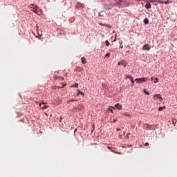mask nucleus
<instances>
[{
  "instance_id": "1",
  "label": "nucleus",
  "mask_w": 177,
  "mask_h": 177,
  "mask_svg": "<svg viewBox=\"0 0 177 177\" xmlns=\"http://www.w3.org/2000/svg\"><path fill=\"white\" fill-rule=\"evenodd\" d=\"M30 8L32 12H34V13H35L38 16H41L42 15V10L39 9V7H38L37 6H35V4H31L30 6Z\"/></svg>"
},
{
  "instance_id": "2",
  "label": "nucleus",
  "mask_w": 177,
  "mask_h": 177,
  "mask_svg": "<svg viewBox=\"0 0 177 177\" xmlns=\"http://www.w3.org/2000/svg\"><path fill=\"white\" fill-rule=\"evenodd\" d=\"M147 80H149V78L147 77H140V78H136L135 81L136 82H137V84H142V82H146Z\"/></svg>"
},
{
  "instance_id": "3",
  "label": "nucleus",
  "mask_w": 177,
  "mask_h": 177,
  "mask_svg": "<svg viewBox=\"0 0 177 177\" xmlns=\"http://www.w3.org/2000/svg\"><path fill=\"white\" fill-rule=\"evenodd\" d=\"M150 49H151V47L149 44H145L142 48V50H150Z\"/></svg>"
},
{
  "instance_id": "4",
  "label": "nucleus",
  "mask_w": 177,
  "mask_h": 177,
  "mask_svg": "<svg viewBox=\"0 0 177 177\" xmlns=\"http://www.w3.org/2000/svg\"><path fill=\"white\" fill-rule=\"evenodd\" d=\"M118 66H123V67H127V62L125 61H120L118 63Z\"/></svg>"
},
{
  "instance_id": "5",
  "label": "nucleus",
  "mask_w": 177,
  "mask_h": 177,
  "mask_svg": "<svg viewBox=\"0 0 177 177\" xmlns=\"http://www.w3.org/2000/svg\"><path fill=\"white\" fill-rule=\"evenodd\" d=\"M115 107H117L118 110H122V105L120 104V103L116 104Z\"/></svg>"
},
{
  "instance_id": "6",
  "label": "nucleus",
  "mask_w": 177,
  "mask_h": 177,
  "mask_svg": "<svg viewBox=\"0 0 177 177\" xmlns=\"http://www.w3.org/2000/svg\"><path fill=\"white\" fill-rule=\"evenodd\" d=\"M153 97H157V99H159L160 101L162 100V97H161V95L160 94H156Z\"/></svg>"
},
{
  "instance_id": "7",
  "label": "nucleus",
  "mask_w": 177,
  "mask_h": 177,
  "mask_svg": "<svg viewBox=\"0 0 177 177\" xmlns=\"http://www.w3.org/2000/svg\"><path fill=\"white\" fill-rule=\"evenodd\" d=\"M150 2L154 3L158 2V3H164V1L160 0H150Z\"/></svg>"
},
{
  "instance_id": "8",
  "label": "nucleus",
  "mask_w": 177,
  "mask_h": 177,
  "mask_svg": "<svg viewBox=\"0 0 177 177\" xmlns=\"http://www.w3.org/2000/svg\"><path fill=\"white\" fill-rule=\"evenodd\" d=\"M39 107H41V109H48V107H49L48 105H42V104H39Z\"/></svg>"
},
{
  "instance_id": "9",
  "label": "nucleus",
  "mask_w": 177,
  "mask_h": 177,
  "mask_svg": "<svg viewBox=\"0 0 177 177\" xmlns=\"http://www.w3.org/2000/svg\"><path fill=\"white\" fill-rule=\"evenodd\" d=\"M145 8L147 9H150L151 8V4H150V3H147L145 4Z\"/></svg>"
},
{
  "instance_id": "10",
  "label": "nucleus",
  "mask_w": 177,
  "mask_h": 177,
  "mask_svg": "<svg viewBox=\"0 0 177 177\" xmlns=\"http://www.w3.org/2000/svg\"><path fill=\"white\" fill-rule=\"evenodd\" d=\"M80 95H82V96H84V93L81 92V91L77 90V93L76 94V96H80Z\"/></svg>"
},
{
  "instance_id": "11",
  "label": "nucleus",
  "mask_w": 177,
  "mask_h": 177,
  "mask_svg": "<svg viewBox=\"0 0 177 177\" xmlns=\"http://www.w3.org/2000/svg\"><path fill=\"white\" fill-rule=\"evenodd\" d=\"M78 83H75V84L71 86V88H78Z\"/></svg>"
},
{
  "instance_id": "12",
  "label": "nucleus",
  "mask_w": 177,
  "mask_h": 177,
  "mask_svg": "<svg viewBox=\"0 0 177 177\" xmlns=\"http://www.w3.org/2000/svg\"><path fill=\"white\" fill-rule=\"evenodd\" d=\"M60 80V81H63L64 80V77H55V80Z\"/></svg>"
},
{
  "instance_id": "13",
  "label": "nucleus",
  "mask_w": 177,
  "mask_h": 177,
  "mask_svg": "<svg viewBox=\"0 0 177 177\" xmlns=\"http://www.w3.org/2000/svg\"><path fill=\"white\" fill-rule=\"evenodd\" d=\"M144 23H145V24H149V19L145 18V19H144Z\"/></svg>"
},
{
  "instance_id": "14",
  "label": "nucleus",
  "mask_w": 177,
  "mask_h": 177,
  "mask_svg": "<svg viewBox=\"0 0 177 177\" xmlns=\"http://www.w3.org/2000/svg\"><path fill=\"white\" fill-rule=\"evenodd\" d=\"M130 81H131V82L132 84V86H133V85H135V81L133 80V77L131 78Z\"/></svg>"
},
{
  "instance_id": "15",
  "label": "nucleus",
  "mask_w": 177,
  "mask_h": 177,
  "mask_svg": "<svg viewBox=\"0 0 177 177\" xmlns=\"http://www.w3.org/2000/svg\"><path fill=\"white\" fill-rule=\"evenodd\" d=\"M82 63L83 64H86V61L85 60V58H84V57H82Z\"/></svg>"
},
{
  "instance_id": "16",
  "label": "nucleus",
  "mask_w": 177,
  "mask_h": 177,
  "mask_svg": "<svg viewBox=\"0 0 177 177\" xmlns=\"http://www.w3.org/2000/svg\"><path fill=\"white\" fill-rule=\"evenodd\" d=\"M165 109V106H160L158 108V111H162Z\"/></svg>"
},
{
  "instance_id": "17",
  "label": "nucleus",
  "mask_w": 177,
  "mask_h": 177,
  "mask_svg": "<svg viewBox=\"0 0 177 177\" xmlns=\"http://www.w3.org/2000/svg\"><path fill=\"white\" fill-rule=\"evenodd\" d=\"M126 78H129V80L132 79V76H131V75H125Z\"/></svg>"
},
{
  "instance_id": "18",
  "label": "nucleus",
  "mask_w": 177,
  "mask_h": 177,
  "mask_svg": "<svg viewBox=\"0 0 177 177\" xmlns=\"http://www.w3.org/2000/svg\"><path fill=\"white\" fill-rule=\"evenodd\" d=\"M105 44L107 46H110V42H109V40H106Z\"/></svg>"
},
{
  "instance_id": "19",
  "label": "nucleus",
  "mask_w": 177,
  "mask_h": 177,
  "mask_svg": "<svg viewBox=\"0 0 177 177\" xmlns=\"http://www.w3.org/2000/svg\"><path fill=\"white\" fill-rule=\"evenodd\" d=\"M104 57H107L109 59V57H110V53H106Z\"/></svg>"
},
{
  "instance_id": "20",
  "label": "nucleus",
  "mask_w": 177,
  "mask_h": 177,
  "mask_svg": "<svg viewBox=\"0 0 177 177\" xmlns=\"http://www.w3.org/2000/svg\"><path fill=\"white\" fill-rule=\"evenodd\" d=\"M153 82L154 84H157V82H158V78H155Z\"/></svg>"
},
{
  "instance_id": "21",
  "label": "nucleus",
  "mask_w": 177,
  "mask_h": 177,
  "mask_svg": "<svg viewBox=\"0 0 177 177\" xmlns=\"http://www.w3.org/2000/svg\"><path fill=\"white\" fill-rule=\"evenodd\" d=\"M144 93H145L146 95H150V93H149V91L144 90Z\"/></svg>"
},
{
  "instance_id": "22",
  "label": "nucleus",
  "mask_w": 177,
  "mask_h": 177,
  "mask_svg": "<svg viewBox=\"0 0 177 177\" xmlns=\"http://www.w3.org/2000/svg\"><path fill=\"white\" fill-rule=\"evenodd\" d=\"M163 3H165V5H168V3H169V0L165 2L163 1Z\"/></svg>"
},
{
  "instance_id": "23",
  "label": "nucleus",
  "mask_w": 177,
  "mask_h": 177,
  "mask_svg": "<svg viewBox=\"0 0 177 177\" xmlns=\"http://www.w3.org/2000/svg\"><path fill=\"white\" fill-rule=\"evenodd\" d=\"M125 6V4L124 3H121V6L120 8H124Z\"/></svg>"
},
{
  "instance_id": "24",
  "label": "nucleus",
  "mask_w": 177,
  "mask_h": 177,
  "mask_svg": "<svg viewBox=\"0 0 177 177\" xmlns=\"http://www.w3.org/2000/svg\"><path fill=\"white\" fill-rule=\"evenodd\" d=\"M123 115H125L126 117H129V114H128V113H123Z\"/></svg>"
},
{
  "instance_id": "25",
  "label": "nucleus",
  "mask_w": 177,
  "mask_h": 177,
  "mask_svg": "<svg viewBox=\"0 0 177 177\" xmlns=\"http://www.w3.org/2000/svg\"><path fill=\"white\" fill-rule=\"evenodd\" d=\"M113 122H117V119H113Z\"/></svg>"
},
{
  "instance_id": "26",
  "label": "nucleus",
  "mask_w": 177,
  "mask_h": 177,
  "mask_svg": "<svg viewBox=\"0 0 177 177\" xmlns=\"http://www.w3.org/2000/svg\"><path fill=\"white\" fill-rule=\"evenodd\" d=\"M145 146H149V142H146V143L145 144Z\"/></svg>"
},
{
  "instance_id": "27",
  "label": "nucleus",
  "mask_w": 177,
  "mask_h": 177,
  "mask_svg": "<svg viewBox=\"0 0 177 177\" xmlns=\"http://www.w3.org/2000/svg\"><path fill=\"white\" fill-rule=\"evenodd\" d=\"M70 102H75V100H71Z\"/></svg>"
},
{
  "instance_id": "28",
  "label": "nucleus",
  "mask_w": 177,
  "mask_h": 177,
  "mask_svg": "<svg viewBox=\"0 0 177 177\" xmlns=\"http://www.w3.org/2000/svg\"><path fill=\"white\" fill-rule=\"evenodd\" d=\"M64 86H66V84H64V86L59 87V88H64Z\"/></svg>"
},
{
  "instance_id": "29",
  "label": "nucleus",
  "mask_w": 177,
  "mask_h": 177,
  "mask_svg": "<svg viewBox=\"0 0 177 177\" xmlns=\"http://www.w3.org/2000/svg\"><path fill=\"white\" fill-rule=\"evenodd\" d=\"M120 48L121 49H122L123 46L120 45Z\"/></svg>"
},
{
  "instance_id": "30",
  "label": "nucleus",
  "mask_w": 177,
  "mask_h": 177,
  "mask_svg": "<svg viewBox=\"0 0 177 177\" xmlns=\"http://www.w3.org/2000/svg\"><path fill=\"white\" fill-rule=\"evenodd\" d=\"M109 111H111V113H113V109H109Z\"/></svg>"
},
{
  "instance_id": "31",
  "label": "nucleus",
  "mask_w": 177,
  "mask_h": 177,
  "mask_svg": "<svg viewBox=\"0 0 177 177\" xmlns=\"http://www.w3.org/2000/svg\"><path fill=\"white\" fill-rule=\"evenodd\" d=\"M117 131H121V129H117Z\"/></svg>"
},
{
  "instance_id": "32",
  "label": "nucleus",
  "mask_w": 177,
  "mask_h": 177,
  "mask_svg": "<svg viewBox=\"0 0 177 177\" xmlns=\"http://www.w3.org/2000/svg\"><path fill=\"white\" fill-rule=\"evenodd\" d=\"M151 81H153V77H151Z\"/></svg>"
}]
</instances>
